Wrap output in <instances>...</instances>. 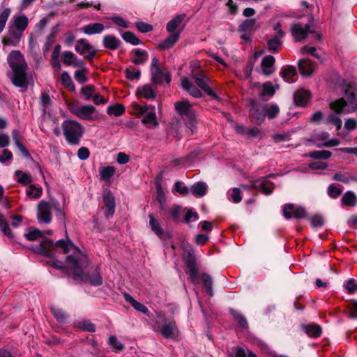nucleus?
Here are the masks:
<instances>
[{
    "label": "nucleus",
    "instance_id": "f257e3e1",
    "mask_svg": "<svg viewBox=\"0 0 357 357\" xmlns=\"http://www.w3.org/2000/svg\"><path fill=\"white\" fill-rule=\"evenodd\" d=\"M54 247L62 249L65 254L73 251L71 255L66 257V261L73 269V278L74 280L88 282L94 286L102 284V278L96 270L91 275L83 271V268L88 265V258L75 248L69 239L59 240L54 243L50 239L44 238L39 245L34 248V251L44 256L53 257L55 255Z\"/></svg>",
    "mask_w": 357,
    "mask_h": 357
},
{
    "label": "nucleus",
    "instance_id": "f03ea898",
    "mask_svg": "<svg viewBox=\"0 0 357 357\" xmlns=\"http://www.w3.org/2000/svg\"><path fill=\"white\" fill-rule=\"evenodd\" d=\"M8 63L13 71L11 78L13 84L17 87L26 89L28 80L26 75L27 64L23 55L18 50H13L8 56Z\"/></svg>",
    "mask_w": 357,
    "mask_h": 357
},
{
    "label": "nucleus",
    "instance_id": "7ed1b4c3",
    "mask_svg": "<svg viewBox=\"0 0 357 357\" xmlns=\"http://www.w3.org/2000/svg\"><path fill=\"white\" fill-rule=\"evenodd\" d=\"M64 137L68 144L78 145L84 133L83 126L76 121L67 120L63 122Z\"/></svg>",
    "mask_w": 357,
    "mask_h": 357
},
{
    "label": "nucleus",
    "instance_id": "20e7f679",
    "mask_svg": "<svg viewBox=\"0 0 357 357\" xmlns=\"http://www.w3.org/2000/svg\"><path fill=\"white\" fill-rule=\"evenodd\" d=\"M175 110L185 122L186 127L193 130L196 128V117L195 109L188 100L178 101L174 103Z\"/></svg>",
    "mask_w": 357,
    "mask_h": 357
},
{
    "label": "nucleus",
    "instance_id": "39448f33",
    "mask_svg": "<svg viewBox=\"0 0 357 357\" xmlns=\"http://www.w3.org/2000/svg\"><path fill=\"white\" fill-rule=\"evenodd\" d=\"M183 259L188 269L187 273L193 284L199 283V271L197 264V259L194 250L191 248H185L183 252Z\"/></svg>",
    "mask_w": 357,
    "mask_h": 357
},
{
    "label": "nucleus",
    "instance_id": "423d86ee",
    "mask_svg": "<svg viewBox=\"0 0 357 357\" xmlns=\"http://www.w3.org/2000/svg\"><path fill=\"white\" fill-rule=\"evenodd\" d=\"M70 110L76 116L83 120L94 121L99 117V114L96 109L90 105L82 106L72 105L70 107Z\"/></svg>",
    "mask_w": 357,
    "mask_h": 357
},
{
    "label": "nucleus",
    "instance_id": "0eeeda50",
    "mask_svg": "<svg viewBox=\"0 0 357 357\" xmlns=\"http://www.w3.org/2000/svg\"><path fill=\"white\" fill-rule=\"evenodd\" d=\"M193 78L198 87L200 88L205 93L218 101L221 100L220 96L215 93L208 85V82H211V79L205 75L203 71L199 70V73L194 74Z\"/></svg>",
    "mask_w": 357,
    "mask_h": 357
},
{
    "label": "nucleus",
    "instance_id": "6e6552de",
    "mask_svg": "<svg viewBox=\"0 0 357 357\" xmlns=\"http://www.w3.org/2000/svg\"><path fill=\"white\" fill-rule=\"evenodd\" d=\"M283 215L287 220L294 218L296 220L306 218L307 213L303 206L296 207L294 204H286L283 206Z\"/></svg>",
    "mask_w": 357,
    "mask_h": 357
},
{
    "label": "nucleus",
    "instance_id": "1a4fd4ad",
    "mask_svg": "<svg viewBox=\"0 0 357 357\" xmlns=\"http://www.w3.org/2000/svg\"><path fill=\"white\" fill-rule=\"evenodd\" d=\"M75 50L79 54L83 55L89 62H93L97 50L88 43L85 39H79L77 41Z\"/></svg>",
    "mask_w": 357,
    "mask_h": 357
},
{
    "label": "nucleus",
    "instance_id": "9d476101",
    "mask_svg": "<svg viewBox=\"0 0 357 357\" xmlns=\"http://www.w3.org/2000/svg\"><path fill=\"white\" fill-rule=\"evenodd\" d=\"M23 33L9 24L6 34L2 38L3 46L17 47L22 38Z\"/></svg>",
    "mask_w": 357,
    "mask_h": 357
},
{
    "label": "nucleus",
    "instance_id": "9b49d317",
    "mask_svg": "<svg viewBox=\"0 0 357 357\" xmlns=\"http://www.w3.org/2000/svg\"><path fill=\"white\" fill-rule=\"evenodd\" d=\"M52 206L46 201H40L37 207V219L39 222L50 223L52 221Z\"/></svg>",
    "mask_w": 357,
    "mask_h": 357
},
{
    "label": "nucleus",
    "instance_id": "f8f14e48",
    "mask_svg": "<svg viewBox=\"0 0 357 357\" xmlns=\"http://www.w3.org/2000/svg\"><path fill=\"white\" fill-rule=\"evenodd\" d=\"M151 79L156 84H162L164 82L169 84L172 81V75L166 68H157L151 71Z\"/></svg>",
    "mask_w": 357,
    "mask_h": 357
},
{
    "label": "nucleus",
    "instance_id": "ddd939ff",
    "mask_svg": "<svg viewBox=\"0 0 357 357\" xmlns=\"http://www.w3.org/2000/svg\"><path fill=\"white\" fill-rule=\"evenodd\" d=\"M185 208H184L185 210ZM163 212L165 219L172 220L174 222H179L181 220V214L183 210V207L178 204H173L172 207L164 206L163 209H160Z\"/></svg>",
    "mask_w": 357,
    "mask_h": 357
},
{
    "label": "nucleus",
    "instance_id": "4468645a",
    "mask_svg": "<svg viewBox=\"0 0 357 357\" xmlns=\"http://www.w3.org/2000/svg\"><path fill=\"white\" fill-rule=\"evenodd\" d=\"M344 96L347 103H349L351 109L350 112H355L357 109V92L355 86L351 83H347L344 86Z\"/></svg>",
    "mask_w": 357,
    "mask_h": 357
},
{
    "label": "nucleus",
    "instance_id": "2eb2a0df",
    "mask_svg": "<svg viewBox=\"0 0 357 357\" xmlns=\"http://www.w3.org/2000/svg\"><path fill=\"white\" fill-rule=\"evenodd\" d=\"M311 98V92L303 88L296 90L293 96L294 102L297 107H305Z\"/></svg>",
    "mask_w": 357,
    "mask_h": 357
},
{
    "label": "nucleus",
    "instance_id": "dca6fc26",
    "mask_svg": "<svg viewBox=\"0 0 357 357\" xmlns=\"http://www.w3.org/2000/svg\"><path fill=\"white\" fill-rule=\"evenodd\" d=\"M300 328L301 331L311 338H318L323 333L321 326L314 322L307 324H302L300 325Z\"/></svg>",
    "mask_w": 357,
    "mask_h": 357
},
{
    "label": "nucleus",
    "instance_id": "f3484780",
    "mask_svg": "<svg viewBox=\"0 0 357 357\" xmlns=\"http://www.w3.org/2000/svg\"><path fill=\"white\" fill-rule=\"evenodd\" d=\"M103 202L105 204L104 213L107 218L112 217L115 211V199L110 191L105 192L103 194Z\"/></svg>",
    "mask_w": 357,
    "mask_h": 357
},
{
    "label": "nucleus",
    "instance_id": "a211bd4d",
    "mask_svg": "<svg viewBox=\"0 0 357 357\" xmlns=\"http://www.w3.org/2000/svg\"><path fill=\"white\" fill-rule=\"evenodd\" d=\"M159 332L165 338H174L178 333L176 322L174 321L165 322L160 327Z\"/></svg>",
    "mask_w": 357,
    "mask_h": 357
},
{
    "label": "nucleus",
    "instance_id": "6ab92c4d",
    "mask_svg": "<svg viewBox=\"0 0 357 357\" xmlns=\"http://www.w3.org/2000/svg\"><path fill=\"white\" fill-rule=\"evenodd\" d=\"M249 118L252 123L257 126L261 125L266 118L265 106L257 109H250L249 111Z\"/></svg>",
    "mask_w": 357,
    "mask_h": 357
},
{
    "label": "nucleus",
    "instance_id": "aec40b11",
    "mask_svg": "<svg viewBox=\"0 0 357 357\" xmlns=\"http://www.w3.org/2000/svg\"><path fill=\"white\" fill-rule=\"evenodd\" d=\"M275 59L272 55L265 56L261 63L262 73L265 76H270L274 72L273 67L275 64Z\"/></svg>",
    "mask_w": 357,
    "mask_h": 357
},
{
    "label": "nucleus",
    "instance_id": "412c9836",
    "mask_svg": "<svg viewBox=\"0 0 357 357\" xmlns=\"http://www.w3.org/2000/svg\"><path fill=\"white\" fill-rule=\"evenodd\" d=\"M180 38V31L176 33H170L163 41L158 44V48L160 50H166L171 49L174 44L177 43Z\"/></svg>",
    "mask_w": 357,
    "mask_h": 357
},
{
    "label": "nucleus",
    "instance_id": "4be33fe9",
    "mask_svg": "<svg viewBox=\"0 0 357 357\" xmlns=\"http://www.w3.org/2000/svg\"><path fill=\"white\" fill-rule=\"evenodd\" d=\"M135 96H137V98H144L153 100L155 98V93L152 89L151 84H146L137 88V91L135 92Z\"/></svg>",
    "mask_w": 357,
    "mask_h": 357
},
{
    "label": "nucleus",
    "instance_id": "5701e85b",
    "mask_svg": "<svg viewBox=\"0 0 357 357\" xmlns=\"http://www.w3.org/2000/svg\"><path fill=\"white\" fill-rule=\"evenodd\" d=\"M298 70L303 76L310 77L313 73L312 61L308 59H303L298 62Z\"/></svg>",
    "mask_w": 357,
    "mask_h": 357
},
{
    "label": "nucleus",
    "instance_id": "b1692460",
    "mask_svg": "<svg viewBox=\"0 0 357 357\" xmlns=\"http://www.w3.org/2000/svg\"><path fill=\"white\" fill-rule=\"evenodd\" d=\"M28 18L25 15H21L13 17V20L10 22V24L21 31L22 33L26 29L28 26Z\"/></svg>",
    "mask_w": 357,
    "mask_h": 357
},
{
    "label": "nucleus",
    "instance_id": "393cba45",
    "mask_svg": "<svg viewBox=\"0 0 357 357\" xmlns=\"http://www.w3.org/2000/svg\"><path fill=\"white\" fill-rule=\"evenodd\" d=\"M102 43L105 48L115 50L121 45V42L113 35H107L104 36Z\"/></svg>",
    "mask_w": 357,
    "mask_h": 357
},
{
    "label": "nucleus",
    "instance_id": "a878e982",
    "mask_svg": "<svg viewBox=\"0 0 357 357\" xmlns=\"http://www.w3.org/2000/svg\"><path fill=\"white\" fill-rule=\"evenodd\" d=\"M104 25L101 23H91L82 28L84 33L86 35H93L100 33L104 30Z\"/></svg>",
    "mask_w": 357,
    "mask_h": 357
},
{
    "label": "nucleus",
    "instance_id": "bb28decb",
    "mask_svg": "<svg viewBox=\"0 0 357 357\" xmlns=\"http://www.w3.org/2000/svg\"><path fill=\"white\" fill-rule=\"evenodd\" d=\"M253 185L255 189L261 190V191L266 195H271L275 187L273 182L265 179L262 180L258 185H257V182H255Z\"/></svg>",
    "mask_w": 357,
    "mask_h": 357
},
{
    "label": "nucleus",
    "instance_id": "cd10ccee",
    "mask_svg": "<svg viewBox=\"0 0 357 357\" xmlns=\"http://www.w3.org/2000/svg\"><path fill=\"white\" fill-rule=\"evenodd\" d=\"M291 33L296 41H301L305 39L308 36L307 33H306V30L303 28L300 23L294 24L291 26Z\"/></svg>",
    "mask_w": 357,
    "mask_h": 357
},
{
    "label": "nucleus",
    "instance_id": "c85d7f7f",
    "mask_svg": "<svg viewBox=\"0 0 357 357\" xmlns=\"http://www.w3.org/2000/svg\"><path fill=\"white\" fill-rule=\"evenodd\" d=\"M280 74L284 80L293 82L292 77L297 75V70L293 66H285L282 68Z\"/></svg>",
    "mask_w": 357,
    "mask_h": 357
},
{
    "label": "nucleus",
    "instance_id": "c756f323",
    "mask_svg": "<svg viewBox=\"0 0 357 357\" xmlns=\"http://www.w3.org/2000/svg\"><path fill=\"white\" fill-rule=\"evenodd\" d=\"M207 188L206 183L199 181L192 185L191 192L195 197H202L206 194Z\"/></svg>",
    "mask_w": 357,
    "mask_h": 357
},
{
    "label": "nucleus",
    "instance_id": "7c9ffc66",
    "mask_svg": "<svg viewBox=\"0 0 357 357\" xmlns=\"http://www.w3.org/2000/svg\"><path fill=\"white\" fill-rule=\"evenodd\" d=\"M185 17V14H181L173 17L170 21L167 24V31L170 33H176L175 30L178 28V26L181 24L182 21Z\"/></svg>",
    "mask_w": 357,
    "mask_h": 357
},
{
    "label": "nucleus",
    "instance_id": "2f4dec72",
    "mask_svg": "<svg viewBox=\"0 0 357 357\" xmlns=\"http://www.w3.org/2000/svg\"><path fill=\"white\" fill-rule=\"evenodd\" d=\"M201 279L207 294L210 296H213L214 292L213 289V280L211 276L206 273H203L201 275Z\"/></svg>",
    "mask_w": 357,
    "mask_h": 357
},
{
    "label": "nucleus",
    "instance_id": "473e14b6",
    "mask_svg": "<svg viewBox=\"0 0 357 357\" xmlns=\"http://www.w3.org/2000/svg\"><path fill=\"white\" fill-rule=\"evenodd\" d=\"M342 205L354 207L357 204V197L352 191H347L341 199Z\"/></svg>",
    "mask_w": 357,
    "mask_h": 357
},
{
    "label": "nucleus",
    "instance_id": "72a5a7b5",
    "mask_svg": "<svg viewBox=\"0 0 357 357\" xmlns=\"http://www.w3.org/2000/svg\"><path fill=\"white\" fill-rule=\"evenodd\" d=\"M229 313L234 319L237 321L238 324L240 327L243 329H247L248 328V323L246 318L238 311L229 308Z\"/></svg>",
    "mask_w": 357,
    "mask_h": 357
},
{
    "label": "nucleus",
    "instance_id": "f704fd0d",
    "mask_svg": "<svg viewBox=\"0 0 357 357\" xmlns=\"http://www.w3.org/2000/svg\"><path fill=\"white\" fill-rule=\"evenodd\" d=\"M149 225L151 230L160 238H162L165 231L160 227L158 220L155 219L152 214H149Z\"/></svg>",
    "mask_w": 357,
    "mask_h": 357
},
{
    "label": "nucleus",
    "instance_id": "c9c22d12",
    "mask_svg": "<svg viewBox=\"0 0 357 357\" xmlns=\"http://www.w3.org/2000/svg\"><path fill=\"white\" fill-rule=\"evenodd\" d=\"M155 110V107H153L151 108V111L149 112V114L144 115V117L141 120L142 124L145 126L153 124L154 126H157L158 125L156 120Z\"/></svg>",
    "mask_w": 357,
    "mask_h": 357
},
{
    "label": "nucleus",
    "instance_id": "e433bc0d",
    "mask_svg": "<svg viewBox=\"0 0 357 357\" xmlns=\"http://www.w3.org/2000/svg\"><path fill=\"white\" fill-rule=\"evenodd\" d=\"M40 104L42 107L43 113L44 114L49 113L52 106V100L50 96L47 93H41L40 97Z\"/></svg>",
    "mask_w": 357,
    "mask_h": 357
},
{
    "label": "nucleus",
    "instance_id": "4c0bfd02",
    "mask_svg": "<svg viewBox=\"0 0 357 357\" xmlns=\"http://www.w3.org/2000/svg\"><path fill=\"white\" fill-rule=\"evenodd\" d=\"M256 20L255 19H247L243 21V22L239 24L238 26V31L239 32H247L250 31L253 29L255 25L256 24Z\"/></svg>",
    "mask_w": 357,
    "mask_h": 357
},
{
    "label": "nucleus",
    "instance_id": "58836bf2",
    "mask_svg": "<svg viewBox=\"0 0 357 357\" xmlns=\"http://www.w3.org/2000/svg\"><path fill=\"white\" fill-rule=\"evenodd\" d=\"M0 230L7 237L10 238H13V234L8 225V222L6 218L2 214H0Z\"/></svg>",
    "mask_w": 357,
    "mask_h": 357
},
{
    "label": "nucleus",
    "instance_id": "ea45409f",
    "mask_svg": "<svg viewBox=\"0 0 357 357\" xmlns=\"http://www.w3.org/2000/svg\"><path fill=\"white\" fill-rule=\"evenodd\" d=\"M347 105V102L344 98H340L330 104L331 109L334 110L337 114L342 112L343 108Z\"/></svg>",
    "mask_w": 357,
    "mask_h": 357
},
{
    "label": "nucleus",
    "instance_id": "a19ab883",
    "mask_svg": "<svg viewBox=\"0 0 357 357\" xmlns=\"http://www.w3.org/2000/svg\"><path fill=\"white\" fill-rule=\"evenodd\" d=\"M332 155V153L327 150L313 151L309 153L308 156L313 159L320 160L328 159Z\"/></svg>",
    "mask_w": 357,
    "mask_h": 357
},
{
    "label": "nucleus",
    "instance_id": "79ce46f5",
    "mask_svg": "<svg viewBox=\"0 0 357 357\" xmlns=\"http://www.w3.org/2000/svg\"><path fill=\"white\" fill-rule=\"evenodd\" d=\"M149 59L148 52L142 49L135 48V65L142 64Z\"/></svg>",
    "mask_w": 357,
    "mask_h": 357
},
{
    "label": "nucleus",
    "instance_id": "37998d69",
    "mask_svg": "<svg viewBox=\"0 0 357 357\" xmlns=\"http://www.w3.org/2000/svg\"><path fill=\"white\" fill-rule=\"evenodd\" d=\"M268 50L273 53H278L280 50V47L282 45V41L278 36H274L267 41Z\"/></svg>",
    "mask_w": 357,
    "mask_h": 357
},
{
    "label": "nucleus",
    "instance_id": "c03bdc74",
    "mask_svg": "<svg viewBox=\"0 0 357 357\" xmlns=\"http://www.w3.org/2000/svg\"><path fill=\"white\" fill-rule=\"evenodd\" d=\"M275 93V88L273 86L271 82L268 81L263 84L262 91L260 94L261 97L266 96H273Z\"/></svg>",
    "mask_w": 357,
    "mask_h": 357
},
{
    "label": "nucleus",
    "instance_id": "a18cd8bd",
    "mask_svg": "<svg viewBox=\"0 0 357 357\" xmlns=\"http://www.w3.org/2000/svg\"><path fill=\"white\" fill-rule=\"evenodd\" d=\"M99 173L101 179L107 180L114 176L115 169L112 166L103 167L100 168Z\"/></svg>",
    "mask_w": 357,
    "mask_h": 357
},
{
    "label": "nucleus",
    "instance_id": "49530a36",
    "mask_svg": "<svg viewBox=\"0 0 357 357\" xmlns=\"http://www.w3.org/2000/svg\"><path fill=\"white\" fill-rule=\"evenodd\" d=\"M61 80L62 82V84L67 87L69 90L73 91L75 89V84H73V82L69 75V74L67 72H63L61 74Z\"/></svg>",
    "mask_w": 357,
    "mask_h": 357
},
{
    "label": "nucleus",
    "instance_id": "de8ad7c7",
    "mask_svg": "<svg viewBox=\"0 0 357 357\" xmlns=\"http://www.w3.org/2000/svg\"><path fill=\"white\" fill-rule=\"evenodd\" d=\"M343 287L347 293L352 294L357 291V282L354 278H349L346 280L343 284Z\"/></svg>",
    "mask_w": 357,
    "mask_h": 357
},
{
    "label": "nucleus",
    "instance_id": "09e8293b",
    "mask_svg": "<svg viewBox=\"0 0 357 357\" xmlns=\"http://www.w3.org/2000/svg\"><path fill=\"white\" fill-rule=\"evenodd\" d=\"M108 344L112 347V349L116 352H119L122 351L124 348L123 345L120 342L118 341L115 335L109 336L108 339Z\"/></svg>",
    "mask_w": 357,
    "mask_h": 357
},
{
    "label": "nucleus",
    "instance_id": "8fccbe9b",
    "mask_svg": "<svg viewBox=\"0 0 357 357\" xmlns=\"http://www.w3.org/2000/svg\"><path fill=\"white\" fill-rule=\"evenodd\" d=\"M15 175L17 177V181L24 185L29 184L32 181L31 176L30 174L24 173L21 170H17L15 172Z\"/></svg>",
    "mask_w": 357,
    "mask_h": 357
},
{
    "label": "nucleus",
    "instance_id": "3c124183",
    "mask_svg": "<svg viewBox=\"0 0 357 357\" xmlns=\"http://www.w3.org/2000/svg\"><path fill=\"white\" fill-rule=\"evenodd\" d=\"M11 10L9 8H5L0 14V33L5 28L6 22L10 15Z\"/></svg>",
    "mask_w": 357,
    "mask_h": 357
},
{
    "label": "nucleus",
    "instance_id": "603ef678",
    "mask_svg": "<svg viewBox=\"0 0 357 357\" xmlns=\"http://www.w3.org/2000/svg\"><path fill=\"white\" fill-rule=\"evenodd\" d=\"M124 112V107L121 105H114L109 106L107 108V114L109 115H114L119 116L121 115Z\"/></svg>",
    "mask_w": 357,
    "mask_h": 357
},
{
    "label": "nucleus",
    "instance_id": "864d4df0",
    "mask_svg": "<svg viewBox=\"0 0 357 357\" xmlns=\"http://www.w3.org/2000/svg\"><path fill=\"white\" fill-rule=\"evenodd\" d=\"M153 107L151 105H139L135 103V116L139 117L149 114V112L151 111V108Z\"/></svg>",
    "mask_w": 357,
    "mask_h": 357
},
{
    "label": "nucleus",
    "instance_id": "5fc2aeb1",
    "mask_svg": "<svg viewBox=\"0 0 357 357\" xmlns=\"http://www.w3.org/2000/svg\"><path fill=\"white\" fill-rule=\"evenodd\" d=\"M157 191L156 199L160 203V209H163L166 202V197L162 185L155 187Z\"/></svg>",
    "mask_w": 357,
    "mask_h": 357
},
{
    "label": "nucleus",
    "instance_id": "6e6d98bb",
    "mask_svg": "<svg viewBox=\"0 0 357 357\" xmlns=\"http://www.w3.org/2000/svg\"><path fill=\"white\" fill-rule=\"evenodd\" d=\"M347 308L349 310V317L350 319H357V301L354 299L349 301Z\"/></svg>",
    "mask_w": 357,
    "mask_h": 357
},
{
    "label": "nucleus",
    "instance_id": "4d7b16f0",
    "mask_svg": "<svg viewBox=\"0 0 357 357\" xmlns=\"http://www.w3.org/2000/svg\"><path fill=\"white\" fill-rule=\"evenodd\" d=\"M77 56L70 51H65L63 52V62L66 66H72L74 63Z\"/></svg>",
    "mask_w": 357,
    "mask_h": 357
},
{
    "label": "nucleus",
    "instance_id": "13d9d810",
    "mask_svg": "<svg viewBox=\"0 0 357 357\" xmlns=\"http://www.w3.org/2000/svg\"><path fill=\"white\" fill-rule=\"evenodd\" d=\"M24 236L27 240L33 241L42 238L43 233L38 229H30L29 231Z\"/></svg>",
    "mask_w": 357,
    "mask_h": 357
},
{
    "label": "nucleus",
    "instance_id": "bf43d9fd",
    "mask_svg": "<svg viewBox=\"0 0 357 357\" xmlns=\"http://www.w3.org/2000/svg\"><path fill=\"white\" fill-rule=\"evenodd\" d=\"M50 310L59 322L63 323L66 321L67 317L62 310L52 307Z\"/></svg>",
    "mask_w": 357,
    "mask_h": 357
},
{
    "label": "nucleus",
    "instance_id": "052dcab7",
    "mask_svg": "<svg viewBox=\"0 0 357 357\" xmlns=\"http://www.w3.org/2000/svg\"><path fill=\"white\" fill-rule=\"evenodd\" d=\"M135 311L142 312L144 315L147 316L150 319L153 318V314L149 311L148 307L144 304L137 301L135 300Z\"/></svg>",
    "mask_w": 357,
    "mask_h": 357
},
{
    "label": "nucleus",
    "instance_id": "680f3d73",
    "mask_svg": "<svg viewBox=\"0 0 357 357\" xmlns=\"http://www.w3.org/2000/svg\"><path fill=\"white\" fill-rule=\"evenodd\" d=\"M327 123L333 124L337 130L342 128V120L336 114H332L329 115L327 118Z\"/></svg>",
    "mask_w": 357,
    "mask_h": 357
},
{
    "label": "nucleus",
    "instance_id": "e2e57ef3",
    "mask_svg": "<svg viewBox=\"0 0 357 357\" xmlns=\"http://www.w3.org/2000/svg\"><path fill=\"white\" fill-rule=\"evenodd\" d=\"M42 192V188H37L34 185H31L29 190L26 191V195L34 199H37L41 196Z\"/></svg>",
    "mask_w": 357,
    "mask_h": 357
},
{
    "label": "nucleus",
    "instance_id": "0e129e2a",
    "mask_svg": "<svg viewBox=\"0 0 357 357\" xmlns=\"http://www.w3.org/2000/svg\"><path fill=\"white\" fill-rule=\"evenodd\" d=\"M280 112V108L277 105H271L267 110H265L266 116L269 119H275Z\"/></svg>",
    "mask_w": 357,
    "mask_h": 357
},
{
    "label": "nucleus",
    "instance_id": "69168bd1",
    "mask_svg": "<svg viewBox=\"0 0 357 357\" xmlns=\"http://www.w3.org/2000/svg\"><path fill=\"white\" fill-rule=\"evenodd\" d=\"M174 190L178 192L183 196L187 195L189 193V188L183 185L181 181H177L174 185Z\"/></svg>",
    "mask_w": 357,
    "mask_h": 357
},
{
    "label": "nucleus",
    "instance_id": "338daca9",
    "mask_svg": "<svg viewBox=\"0 0 357 357\" xmlns=\"http://www.w3.org/2000/svg\"><path fill=\"white\" fill-rule=\"evenodd\" d=\"M77 326L79 328L83 331H89V332H94L96 331V327L94 324H93L89 320H84L77 324Z\"/></svg>",
    "mask_w": 357,
    "mask_h": 357
},
{
    "label": "nucleus",
    "instance_id": "774afa93",
    "mask_svg": "<svg viewBox=\"0 0 357 357\" xmlns=\"http://www.w3.org/2000/svg\"><path fill=\"white\" fill-rule=\"evenodd\" d=\"M87 73L88 69L86 68H84L81 70H77L75 72V78L79 83L84 84L87 81V77H86V73Z\"/></svg>",
    "mask_w": 357,
    "mask_h": 357
}]
</instances>
